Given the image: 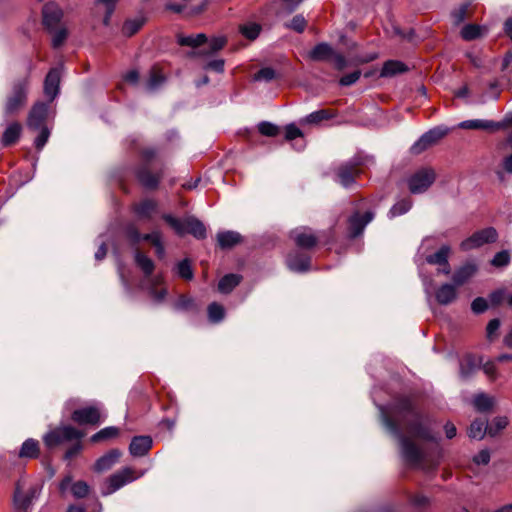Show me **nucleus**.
I'll return each instance as SVG.
<instances>
[{
  "mask_svg": "<svg viewBox=\"0 0 512 512\" xmlns=\"http://www.w3.org/2000/svg\"><path fill=\"white\" fill-rule=\"evenodd\" d=\"M391 414L396 418L411 417V420L405 427L407 435H403L398 424L385 415L382 410L383 424L398 438L402 457L410 465L424 468L429 454L424 447L417 445L414 439L435 441V438L431 434L428 426L423 423L421 415L415 411L412 399L409 397L399 399L392 407Z\"/></svg>",
  "mask_w": 512,
  "mask_h": 512,
  "instance_id": "nucleus-1",
  "label": "nucleus"
},
{
  "mask_svg": "<svg viewBox=\"0 0 512 512\" xmlns=\"http://www.w3.org/2000/svg\"><path fill=\"white\" fill-rule=\"evenodd\" d=\"M30 71L31 65L28 66L25 75L12 81L4 106L6 114H14L26 105L30 86Z\"/></svg>",
  "mask_w": 512,
  "mask_h": 512,
  "instance_id": "nucleus-2",
  "label": "nucleus"
},
{
  "mask_svg": "<svg viewBox=\"0 0 512 512\" xmlns=\"http://www.w3.org/2000/svg\"><path fill=\"white\" fill-rule=\"evenodd\" d=\"M163 219L179 235L189 233L197 239H203L206 237V228L204 224L194 217H187L183 220H180L167 214L163 216Z\"/></svg>",
  "mask_w": 512,
  "mask_h": 512,
  "instance_id": "nucleus-3",
  "label": "nucleus"
},
{
  "mask_svg": "<svg viewBox=\"0 0 512 512\" xmlns=\"http://www.w3.org/2000/svg\"><path fill=\"white\" fill-rule=\"evenodd\" d=\"M156 156V151L152 148L145 149L142 152V157L145 161V164L141 166L137 170V179L141 183L142 186H144L147 189H155L161 178H162V172L153 174L148 165L150 161Z\"/></svg>",
  "mask_w": 512,
  "mask_h": 512,
  "instance_id": "nucleus-4",
  "label": "nucleus"
},
{
  "mask_svg": "<svg viewBox=\"0 0 512 512\" xmlns=\"http://www.w3.org/2000/svg\"><path fill=\"white\" fill-rule=\"evenodd\" d=\"M83 434L72 426L58 427L44 435L43 441L48 448L56 447L72 440H80Z\"/></svg>",
  "mask_w": 512,
  "mask_h": 512,
  "instance_id": "nucleus-5",
  "label": "nucleus"
},
{
  "mask_svg": "<svg viewBox=\"0 0 512 512\" xmlns=\"http://www.w3.org/2000/svg\"><path fill=\"white\" fill-rule=\"evenodd\" d=\"M144 472H142L139 477L143 476ZM138 476L135 475V472L130 467H125L114 474H112L105 482V486L102 490L103 495H110L128 483L136 480Z\"/></svg>",
  "mask_w": 512,
  "mask_h": 512,
  "instance_id": "nucleus-6",
  "label": "nucleus"
},
{
  "mask_svg": "<svg viewBox=\"0 0 512 512\" xmlns=\"http://www.w3.org/2000/svg\"><path fill=\"white\" fill-rule=\"evenodd\" d=\"M435 178V172L431 168L416 171L407 180L410 192L412 194L424 193L434 183Z\"/></svg>",
  "mask_w": 512,
  "mask_h": 512,
  "instance_id": "nucleus-7",
  "label": "nucleus"
},
{
  "mask_svg": "<svg viewBox=\"0 0 512 512\" xmlns=\"http://www.w3.org/2000/svg\"><path fill=\"white\" fill-rule=\"evenodd\" d=\"M497 237L498 233L496 229L493 227H488L475 232L469 238L462 241L460 247L464 251L472 250L479 248L486 243L495 242Z\"/></svg>",
  "mask_w": 512,
  "mask_h": 512,
  "instance_id": "nucleus-8",
  "label": "nucleus"
},
{
  "mask_svg": "<svg viewBox=\"0 0 512 512\" xmlns=\"http://www.w3.org/2000/svg\"><path fill=\"white\" fill-rule=\"evenodd\" d=\"M448 128L446 127H435L424 133L412 146L411 152L413 154H420L432 145L436 144L442 139L447 133Z\"/></svg>",
  "mask_w": 512,
  "mask_h": 512,
  "instance_id": "nucleus-9",
  "label": "nucleus"
},
{
  "mask_svg": "<svg viewBox=\"0 0 512 512\" xmlns=\"http://www.w3.org/2000/svg\"><path fill=\"white\" fill-rule=\"evenodd\" d=\"M290 237L297 247L306 250L314 248L318 243V237L308 227H298L292 230Z\"/></svg>",
  "mask_w": 512,
  "mask_h": 512,
  "instance_id": "nucleus-10",
  "label": "nucleus"
},
{
  "mask_svg": "<svg viewBox=\"0 0 512 512\" xmlns=\"http://www.w3.org/2000/svg\"><path fill=\"white\" fill-rule=\"evenodd\" d=\"M450 251L451 250L448 245H443L434 254L428 255L426 257V261L429 264L438 265V273L449 275L451 272V267L448 262Z\"/></svg>",
  "mask_w": 512,
  "mask_h": 512,
  "instance_id": "nucleus-11",
  "label": "nucleus"
},
{
  "mask_svg": "<svg viewBox=\"0 0 512 512\" xmlns=\"http://www.w3.org/2000/svg\"><path fill=\"white\" fill-rule=\"evenodd\" d=\"M374 218V213L371 211H367L365 214L360 215L359 212H355L349 218V235L352 238H355L361 235L368 223H370Z\"/></svg>",
  "mask_w": 512,
  "mask_h": 512,
  "instance_id": "nucleus-12",
  "label": "nucleus"
},
{
  "mask_svg": "<svg viewBox=\"0 0 512 512\" xmlns=\"http://www.w3.org/2000/svg\"><path fill=\"white\" fill-rule=\"evenodd\" d=\"M72 420L80 425H96L100 422V411L95 406L77 409L72 413Z\"/></svg>",
  "mask_w": 512,
  "mask_h": 512,
  "instance_id": "nucleus-13",
  "label": "nucleus"
},
{
  "mask_svg": "<svg viewBox=\"0 0 512 512\" xmlns=\"http://www.w3.org/2000/svg\"><path fill=\"white\" fill-rule=\"evenodd\" d=\"M359 170L356 167V163L347 162L340 165L336 169L337 182L343 187L349 188L355 183V177L358 175Z\"/></svg>",
  "mask_w": 512,
  "mask_h": 512,
  "instance_id": "nucleus-14",
  "label": "nucleus"
},
{
  "mask_svg": "<svg viewBox=\"0 0 512 512\" xmlns=\"http://www.w3.org/2000/svg\"><path fill=\"white\" fill-rule=\"evenodd\" d=\"M43 24L50 30L54 29L63 17L62 9L54 2L46 3L42 10Z\"/></svg>",
  "mask_w": 512,
  "mask_h": 512,
  "instance_id": "nucleus-15",
  "label": "nucleus"
},
{
  "mask_svg": "<svg viewBox=\"0 0 512 512\" xmlns=\"http://www.w3.org/2000/svg\"><path fill=\"white\" fill-rule=\"evenodd\" d=\"M41 488L38 486L31 487L26 495H22L19 488L14 494V504L18 511L26 512L32 505L33 501L40 495Z\"/></svg>",
  "mask_w": 512,
  "mask_h": 512,
  "instance_id": "nucleus-16",
  "label": "nucleus"
},
{
  "mask_svg": "<svg viewBox=\"0 0 512 512\" xmlns=\"http://www.w3.org/2000/svg\"><path fill=\"white\" fill-rule=\"evenodd\" d=\"M48 105L43 102L35 103L28 116V126L31 129H40L47 117Z\"/></svg>",
  "mask_w": 512,
  "mask_h": 512,
  "instance_id": "nucleus-17",
  "label": "nucleus"
},
{
  "mask_svg": "<svg viewBox=\"0 0 512 512\" xmlns=\"http://www.w3.org/2000/svg\"><path fill=\"white\" fill-rule=\"evenodd\" d=\"M60 71L58 68L51 69L44 81V93L49 101H53L59 93Z\"/></svg>",
  "mask_w": 512,
  "mask_h": 512,
  "instance_id": "nucleus-18",
  "label": "nucleus"
},
{
  "mask_svg": "<svg viewBox=\"0 0 512 512\" xmlns=\"http://www.w3.org/2000/svg\"><path fill=\"white\" fill-rule=\"evenodd\" d=\"M457 285L454 283H444L442 284L436 291H435V298L436 301L440 305H449L453 303L457 297Z\"/></svg>",
  "mask_w": 512,
  "mask_h": 512,
  "instance_id": "nucleus-19",
  "label": "nucleus"
},
{
  "mask_svg": "<svg viewBox=\"0 0 512 512\" xmlns=\"http://www.w3.org/2000/svg\"><path fill=\"white\" fill-rule=\"evenodd\" d=\"M153 441L150 436H135L129 445V452L134 457H143L152 448Z\"/></svg>",
  "mask_w": 512,
  "mask_h": 512,
  "instance_id": "nucleus-20",
  "label": "nucleus"
},
{
  "mask_svg": "<svg viewBox=\"0 0 512 512\" xmlns=\"http://www.w3.org/2000/svg\"><path fill=\"white\" fill-rule=\"evenodd\" d=\"M286 263L291 271L306 272L310 268V257L299 252H294L287 256Z\"/></svg>",
  "mask_w": 512,
  "mask_h": 512,
  "instance_id": "nucleus-21",
  "label": "nucleus"
},
{
  "mask_svg": "<svg viewBox=\"0 0 512 512\" xmlns=\"http://www.w3.org/2000/svg\"><path fill=\"white\" fill-rule=\"evenodd\" d=\"M122 456L119 449H112L103 456H101L95 463L94 469L97 472H104L111 469Z\"/></svg>",
  "mask_w": 512,
  "mask_h": 512,
  "instance_id": "nucleus-22",
  "label": "nucleus"
},
{
  "mask_svg": "<svg viewBox=\"0 0 512 512\" xmlns=\"http://www.w3.org/2000/svg\"><path fill=\"white\" fill-rule=\"evenodd\" d=\"M478 267L473 262H467L459 267L453 274V283L457 286L465 284L471 277L475 275Z\"/></svg>",
  "mask_w": 512,
  "mask_h": 512,
  "instance_id": "nucleus-23",
  "label": "nucleus"
},
{
  "mask_svg": "<svg viewBox=\"0 0 512 512\" xmlns=\"http://www.w3.org/2000/svg\"><path fill=\"white\" fill-rule=\"evenodd\" d=\"M480 361L474 355L467 354L460 362V376L463 379L471 377L479 368Z\"/></svg>",
  "mask_w": 512,
  "mask_h": 512,
  "instance_id": "nucleus-24",
  "label": "nucleus"
},
{
  "mask_svg": "<svg viewBox=\"0 0 512 512\" xmlns=\"http://www.w3.org/2000/svg\"><path fill=\"white\" fill-rule=\"evenodd\" d=\"M502 126H503V124H501V123H496V122L488 121V120H480V119L465 120L459 124V127L462 129H483V130H499L502 128Z\"/></svg>",
  "mask_w": 512,
  "mask_h": 512,
  "instance_id": "nucleus-25",
  "label": "nucleus"
},
{
  "mask_svg": "<svg viewBox=\"0 0 512 512\" xmlns=\"http://www.w3.org/2000/svg\"><path fill=\"white\" fill-rule=\"evenodd\" d=\"M22 131V126L18 122L10 123L1 138V144L3 146H10L17 142Z\"/></svg>",
  "mask_w": 512,
  "mask_h": 512,
  "instance_id": "nucleus-26",
  "label": "nucleus"
},
{
  "mask_svg": "<svg viewBox=\"0 0 512 512\" xmlns=\"http://www.w3.org/2000/svg\"><path fill=\"white\" fill-rule=\"evenodd\" d=\"M242 241V236L235 231H223L217 234V242L223 249L231 248Z\"/></svg>",
  "mask_w": 512,
  "mask_h": 512,
  "instance_id": "nucleus-27",
  "label": "nucleus"
},
{
  "mask_svg": "<svg viewBox=\"0 0 512 512\" xmlns=\"http://www.w3.org/2000/svg\"><path fill=\"white\" fill-rule=\"evenodd\" d=\"M334 55L333 48L328 43L317 44L310 52L309 58L314 61H323Z\"/></svg>",
  "mask_w": 512,
  "mask_h": 512,
  "instance_id": "nucleus-28",
  "label": "nucleus"
},
{
  "mask_svg": "<svg viewBox=\"0 0 512 512\" xmlns=\"http://www.w3.org/2000/svg\"><path fill=\"white\" fill-rule=\"evenodd\" d=\"M335 116V113L332 110L328 109H320L317 111H314L304 118L300 120L301 124H319L320 122L324 120H329Z\"/></svg>",
  "mask_w": 512,
  "mask_h": 512,
  "instance_id": "nucleus-29",
  "label": "nucleus"
},
{
  "mask_svg": "<svg viewBox=\"0 0 512 512\" xmlns=\"http://www.w3.org/2000/svg\"><path fill=\"white\" fill-rule=\"evenodd\" d=\"M39 442L35 439L28 438L26 439L19 451V457L20 458H37L39 456Z\"/></svg>",
  "mask_w": 512,
  "mask_h": 512,
  "instance_id": "nucleus-30",
  "label": "nucleus"
},
{
  "mask_svg": "<svg viewBox=\"0 0 512 512\" xmlns=\"http://www.w3.org/2000/svg\"><path fill=\"white\" fill-rule=\"evenodd\" d=\"M226 42H227V40L223 36L214 37L213 39H211V41L209 43V50H207V51L200 50L197 52H191L190 56L208 57V56L218 52L219 50H221L225 46Z\"/></svg>",
  "mask_w": 512,
  "mask_h": 512,
  "instance_id": "nucleus-31",
  "label": "nucleus"
},
{
  "mask_svg": "<svg viewBox=\"0 0 512 512\" xmlns=\"http://www.w3.org/2000/svg\"><path fill=\"white\" fill-rule=\"evenodd\" d=\"M241 281L238 274H227L222 277L218 283V289L221 293H230Z\"/></svg>",
  "mask_w": 512,
  "mask_h": 512,
  "instance_id": "nucleus-32",
  "label": "nucleus"
},
{
  "mask_svg": "<svg viewBox=\"0 0 512 512\" xmlns=\"http://www.w3.org/2000/svg\"><path fill=\"white\" fill-rule=\"evenodd\" d=\"M404 71H406V66L402 62L389 60L384 63L380 75L382 77H391Z\"/></svg>",
  "mask_w": 512,
  "mask_h": 512,
  "instance_id": "nucleus-33",
  "label": "nucleus"
},
{
  "mask_svg": "<svg viewBox=\"0 0 512 512\" xmlns=\"http://www.w3.org/2000/svg\"><path fill=\"white\" fill-rule=\"evenodd\" d=\"M488 433V424L486 421L475 420L471 423L468 435L472 439L481 440Z\"/></svg>",
  "mask_w": 512,
  "mask_h": 512,
  "instance_id": "nucleus-34",
  "label": "nucleus"
},
{
  "mask_svg": "<svg viewBox=\"0 0 512 512\" xmlns=\"http://www.w3.org/2000/svg\"><path fill=\"white\" fill-rule=\"evenodd\" d=\"M157 208L154 200L146 199L135 206V213L140 218H150Z\"/></svg>",
  "mask_w": 512,
  "mask_h": 512,
  "instance_id": "nucleus-35",
  "label": "nucleus"
},
{
  "mask_svg": "<svg viewBox=\"0 0 512 512\" xmlns=\"http://www.w3.org/2000/svg\"><path fill=\"white\" fill-rule=\"evenodd\" d=\"M206 41H207V37L203 33H200L197 35H188V36L179 35L178 36V43L181 46H189V47L196 48V47H199L202 44H204Z\"/></svg>",
  "mask_w": 512,
  "mask_h": 512,
  "instance_id": "nucleus-36",
  "label": "nucleus"
},
{
  "mask_svg": "<svg viewBox=\"0 0 512 512\" xmlns=\"http://www.w3.org/2000/svg\"><path fill=\"white\" fill-rule=\"evenodd\" d=\"M135 262L146 276H150L153 273L154 263L149 257L144 255L143 253L139 251L135 253Z\"/></svg>",
  "mask_w": 512,
  "mask_h": 512,
  "instance_id": "nucleus-37",
  "label": "nucleus"
},
{
  "mask_svg": "<svg viewBox=\"0 0 512 512\" xmlns=\"http://www.w3.org/2000/svg\"><path fill=\"white\" fill-rule=\"evenodd\" d=\"M144 22L145 20L142 17L129 19L123 24L122 33L127 37H131L142 28Z\"/></svg>",
  "mask_w": 512,
  "mask_h": 512,
  "instance_id": "nucleus-38",
  "label": "nucleus"
},
{
  "mask_svg": "<svg viewBox=\"0 0 512 512\" xmlns=\"http://www.w3.org/2000/svg\"><path fill=\"white\" fill-rule=\"evenodd\" d=\"M240 33L249 40H255L260 32L261 26L254 22H249L239 26Z\"/></svg>",
  "mask_w": 512,
  "mask_h": 512,
  "instance_id": "nucleus-39",
  "label": "nucleus"
},
{
  "mask_svg": "<svg viewBox=\"0 0 512 512\" xmlns=\"http://www.w3.org/2000/svg\"><path fill=\"white\" fill-rule=\"evenodd\" d=\"M412 207L410 198H404L395 203L389 211L390 217H396L405 214Z\"/></svg>",
  "mask_w": 512,
  "mask_h": 512,
  "instance_id": "nucleus-40",
  "label": "nucleus"
},
{
  "mask_svg": "<svg viewBox=\"0 0 512 512\" xmlns=\"http://www.w3.org/2000/svg\"><path fill=\"white\" fill-rule=\"evenodd\" d=\"M473 405L477 411L485 412L492 408L493 399L486 394H478L473 399Z\"/></svg>",
  "mask_w": 512,
  "mask_h": 512,
  "instance_id": "nucleus-41",
  "label": "nucleus"
},
{
  "mask_svg": "<svg viewBox=\"0 0 512 512\" xmlns=\"http://www.w3.org/2000/svg\"><path fill=\"white\" fill-rule=\"evenodd\" d=\"M119 435V429L114 426H109L101 429L91 437L92 442H99L110 438H115Z\"/></svg>",
  "mask_w": 512,
  "mask_h": 512,
  "instance_id": "nucleus-42",
  "label": "nucleus"
},
{
  "mask_svg": "<svg viewBox=\"0 0 512 512\" xmlns=\"http://www.w3.org/2000/svg\"><path fill=\"white\" fill-rule=\"evenodd\" d=\"M508 418L505 416H498L493 419L491 424L488 426V434L490 436H496L508 425Z\"/></svg>",
  "mask_w": 512,
  "mask_h": 512,
  "instance_id": "nucleus-43",
  "label": "nucleus"
},
{
  "mask_svg": "<svg viewBox=\"0 0 512 512\" xmlns=\"http://www.w3.org/2000/svg\"><path fill=\"white\" fill-rule=\"evenodd\" d=\"M482 28L478 25L467 24L461 29V36L465 40H474L482 35Z\"/></svg>",
  "mask_w": 512,
  "mask_h": 512,
  "instance_id": "nucleus-44",
  "label": "nucleus"
},
{
  "mask_svg": "<svg viewBox=\"0 0 512 512\" xmlns=\"http://www.w3.org/2000/svg\"><path fill=\"white\" fill-rule=\"evenodd\" d=\"M224 308L218 303H211L208 307V316L210 321L217 323L224 318Z\"/></svg>",
  "mask_w": 512,
  "mask_h": 512,
  "instance_id": "nucleus-45",
  "label": "nucleus"
},
{
  "mask_svg": "<svg viewBox=\"0 0 512 512\" xmlns=\"http://www.w3.org/2000/svg\"><path fill=\"white\" fill-rule=\"evenodd\" d=\"M285 26L289 29H292V30L298 32V33H302L307 26V21L302 14H297Z\"/></svg>",
  "mask_w": 512,
  "mask_h": 512,
  "instance_id": "nucleus-46",
  "label": "nucleus"
},
{
  "mask_svg": "<svg viewBox=\"0 0 512 512\" xmlns=\"http://www.w3.org/2000/svg\"><path fill=\"white\" fill-rule=\"evenodd\" d=\"M177 273L181 278L185 280H191L193 278L191 264L187 259H184L178 263Z\"/></svg>",
  "mask_w": 512,
  "mask_h": 512,
  "instance_id": "nucleus-47",
  "label": "nucleus"
},
{
  "mask_svg": "<svg viewBox=\"0 0 512 512\" xmlns=\"http://www.w3.org/2000/svg\"><path fill=\"white\" fill-rule=\"evenodd\" d=\"M510 263V254L508 250H502L495 254L491 260L494 267H505Z\"/></svg>",
  "mask_w": 512,
  "mask_h": 512,
  "instance_id": "nucleus-48",
  "label": "nucleus"
},
{
  "mask_svg": "<svg viewBox=\"0 0 512 512\" xmlns=\"http://www.w3.org/2000/svg\"><path fill=\"white\" fill-rule=\"evenodd\" d=\"M71 492L76 498H83L89 493V486L84 481H78L71 485Z\"/></svg>",
  "mask_w": 512,
  "mask_h": 512,
  "instance_id": "nucleus-49",
  "label": "nucleus"
},
{
  "mask_svg": "<svg viewBox=\"0 0 512 512\" xmlns=\"http://www.w3.org/2000/svg\"><path fill=\"white\" fill-rule=\"evenodd\" d=\"M258 130L262 135L268 136V137H274L279 132V128L275 124L267 122V121H263V122L259 123Z\"/></svg>",
  "mask_w": 512,
  "mask_h": 512,
  "instance_id": "nucleus-50",
  "label": "nucleus"
},
{
  "mask_svg": "<svg viewBox=\"0 0 512 512\" xmlns=\"http://www.w3.org/2000/svg\"><path fill=\"white\" fill-rule=\"evenodd\" d=\"M164 81H165L164 76L161 73H159L157 70H153L151 72L149 80L147 82V88L149 90H155L162 83H164Z\"/></svg>",
  "mask_w": 512,
  "mask_h": 512,
  "instance_id": "nucleus-51",
  "label": "nucleus"
},
{
  "mask_svg": "<svg viewBox=\"0 0 512 512\" xmlns=\"http://www.w3.org/2000/svg\"><path fill=\"white\" fill-rule=\"evenodd\" d=\"M188 0H166L165 9L174 13H182L186 8V2Z\"/></svg>",
  "mask_w": 512,
  "mask_h": 512,
  "instance_id": "nucleus-52",
  "label": "nucleus"
},
{
  "mask_svg": "<svg viewBox=\"0 0 512 512\" xmlns=\"http://www.w3.org/2000/svg\"><path fill=\"white\" fill-rule=\"evenodd\" d=\"M471 309L475 314L483 313L488 309V301L483 297H477L472 301Z\"/></svg>",
  "mask_w": 512,
  "mask_h": 512,
  "instance_id": "nucleus-53",
  "label": "nucleus"
},
{
  "mask_svg": "<svg viewBox=\"0 0 512 512\" xmlns=\"http://www.w3.org/2000/svg\"><path fill=\"white\" fill-rule=\"evenodd\" d=\"M275 78V71L270 67L260 69L255 75L254 80L256 81H271Z\"/></svg>",
  "mask_w": 512,
  "mask_h": 512,
  "instance_id": "nucleus-54",
  "label": "nucleus"
},
{
  "mask_svg": "<svg viewBox=\"0 0 512 512\" xmlns=\"http://www.w3.org/2000/svg\"><path fill=\"white\" fill-rule=\"evenodd\" d=\"M361 76V72L356 70L340 78L339 83L341 86H350L356 83Z\"/></svg>",
  "mask_w": 512,
  "mask_h": 512,
  "instance_id": "nucleus-55",
  "label": "nucleus"
},
{
  "mask_svg": "<svg viewBox=\"0 0 512 512\" xmlns=\"http://www.w3.org/2000/svg\"><path fill=\"white\" fill-rule=\"evenodd\" d=\"M303 133L302 131L295 125V124H289L285 128V138L289 141L294 140L298 137H302Z\"/></svg>",
  "mask_w": 512,
  "mask_h": 512,
  "instance_id": "nucleus-56",
  "label": "nucleus"
},
{
  "mask_svg": "<svg viewBox=\"0 0 512 512\" xmlns=\"http://www.w3.org/2000/svg\"><path fill=\"white\" fill-rule=\"evenodd\" d=\"M490 461V452L487 449L481 450L473 457V462L477 465H487Z\"/></svg>",
  "mask_w": 512,
  "mask_h": 512,
  "instance_id": "nucleus-57",
  "label": "nucleus"
},
{
  "mask_svg": "<svg viewBox=\"0 0 512 512\" xmlns=\"http://www.w3.org/2000/svg\"><path fill=\"white\" fill-rule=\"evenodd\" d=\"M66 37H67V30L65 28H61V29L57 30L54 33L53 39H52L53 47L57 48L60 45H62L63 42L65 41Z\"/></svg>",
  "mask_w": 512,
  "mask_h": 512,
  "instance_id": "nucleus-58",
  "label": "nucleus"
},
{
  "mask_svg": "<svg viewBox=\"0 0 512 512\" xmlns=\"http://www.w3.org/2000/svg\"><path fill=\"white\" fill-rule=\"evenodd\" d=\"M40 129V133L35 139V146L37 149H42L49 138V130L46 127H42Z\"/></svg>",
  "mask_w": 512,
  "mask_h": 512,
  "instance_id": "nucleus-59",
  "label": "nucleus"
},
{
  "mask_svg": "<svg viewBox=\"0 0 512 512\" xmlns=\"http://www.w3.org/2000/svg\"><path fill=\"white\" fill-rule=\"evenodd\" d=\"M127 238L133 243L136 244L141 241L142 235L138 232L136 227L130 225L126 228Z\"/></svg>",
  "mask_w": 512,
  "mask_h": 512,
  "instance_id": "nucleus-60",
  "label": "nucleus"
},
{
  "mask_svg": "<svg viewBox=\"0 0 512 512\" xmlns=\"http://www.w3.org/2000/svg\"><path fill=\"white\" fill-rule=\"evenodd\" d=\"M467 8L468 5L464 4L452 13V17L454 18L455 23L459 24L464 21L466 18Z\"/></svg>",
  "mask_w": 512,
  "mask_h": 512,
  "instance_id": "nucleus-61",
  "label": "nucleus"
},
{
  "mask_svg": "<svg viewBox=\"0 0 512 512\" xmlns=\"http://www.w3.org/2000/svg\"><path fill=\"white\" fill-rule=\"evenodd\" d=\"M204 69L214 70L218 73L223 72L224 70V60L223 59H215L207 63Z\"/></svg>",
  "mask_w": 512,
  "mask_h": 512,
  "instance_id": "nucleus-62",
  "label": "nucleus"
},
{
  "mask_svg": "<svg viewBox=\"0 0 512 512\" xmlns=\"http://www.w3.org/2000/svg\"><path fill=\"white\" fill-rule=\"evenodd\" d=\"M411 503L417 508H424L428 505L429 499L424 495H415L412 497Z\"/></svg>",
  "mask_w": 512,
  "mask_h": 512,
  "instance_id": "nucleus-63",
  "label": "nucleus"
},
{
  "mask_svg": "<svg viewBox=\"0 0 512 512\" xmlns=\"http://www.w3.org/2000/svg\"><path fill=\"white\" fill-rule=\"evenodd\" d=\"M500 327V321L498 319H492L489 321L486 331H487V337L492 338L493 335L498 331Z\"/></svg>",
  "mask_w": 512,
  "mask_h": 512,
  "instance_id": "nucleus-64",
  "label": "nucleus"
}]
</instances>
